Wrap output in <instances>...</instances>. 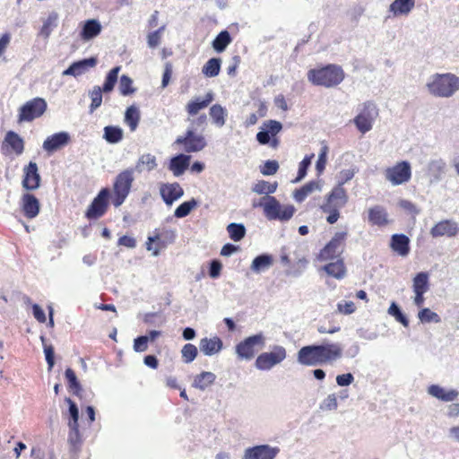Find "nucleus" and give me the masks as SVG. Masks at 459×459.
Masks as SVG:
<instances>
[{
	"label": "nucleus",
	"instance_id": "nucleus-24",
	"mask_svg": "<svg viewBox=\"0 0 459 459\" xmlns=\"http://www.w3.org/2000/svg\"><path fill=\"white\" fill-rule=\"evenodd\" d=\"M416 0H394L389 5V13L393 16H407L413 10Z\"/></svg>",
	"mask_w": 459,
	"mask_h": 459
},
{
	"label": "nucleus",
	"instance_id": "nucleus-53",
	"mask_svg": "<svg viewBox=\"0 0 459 459\" xmlns=\"http://www.w3.org/2000/svg\"><path fill=\"white\" fill-rule=\"evenodd\" d=\"M314 156H315L314 153H311L309 155H306L304 157V159L299 162L298 176L293 180V182H299V181H300L301 179H303L306 177L307 169L311 165V162H312V160H313Z\"/></svg>",
	"mask_w": 459,
	"mask_h": 459
},
{
	"label": "nucleus",
	"instance_id": "nucleus-63",
	"mask_svg": "<svg viewBox=\"0 0 459 459\" xmlns=\"http://www.w3.org/2000/svg\"><path fill=\"white\" fill-rule=\"evenodd\" d=\"M279 169V164L276 160H266L263 166L260 167V172L264 176L274 175Z\"/></svg>",
	"mask_w": 459,
	"mask_h": 459
},
{
	"label": "nucleus",
	"instance_id": "nucleus-17",
	"mask_svg": "<svg viewBox=\"0 0 459 459\" xmlns=\"http://www.w3.org/2000/svg\"><path fill=\"white\" fill-rule=\"evenodd\" d=\"M71 141V136L67 132H58L48 136L43 142L42 148L48 154L66 146Z\"/></svg>",
	"mask_w": 459,
	"mask_h": 459
},
{
	"label": "nucleus",
	"instance_id": "nucleus-5",
	"mask_svg": "<svg viewBox=\"0 0 459 459\" xmlns=\"http://www.w3.org/2000/svg\"><path fill=\"white\" fill-rule=\"evenodd\" d=\"M384 178L391 186H396L408 183L411 178V165L407 160H401L385 169Z\"/></svg>",
	"mask_w": 459,
	"mask_h": 459
},
{
	"label": "nucleus",
	"instance_id": "nucleus-18",
	"mask_svg": "<svg viewBox=\"0 0 459 459\" xmlns=\"http://www.w3.org/2000/svg\"><path fill=\"white\" fill-rule=\"evenodd\" d=\"M2 150L5 153L13 152L19 156L24 151V141L17 133L9 131L4 136Z\"/></svg>",
	"mask_w": 459,
	"mask_h": 459
},
{
	"label": "nucleus",
	"instance_id": "nucleus-6",
	"mask_svg": "<svg viewBox=\"0 0 459 459\" xmlns=\"http://www.w3.org/2000/svg\"><path fill=\"white\" fill-rule=\"evenodd\" d=\"M265 337L263 333L248 336L235 346V351L238 359L250 360L254 358L258 349L264 348Z\"/></svg>",
	"mask_w": 459,
	"mask_h": 459
},
{
	"label": "nucleus",
	"instance_id": "nucleus-48",
	"mask_svg": "<svg viewBox=\"0 0 459 459\" xmlns=\"http://www.w3.org/2000/svg\"><path fill=\"white\" fill-rule=\"evenodd\" d=\"M210 116L212 122L219 127L225 125L226 110L219 104H214L210 108Z\"/></svg>",
	"mask_w": 459,
	"mask_h": 459
},
{
	"label": "nucleus",
	"instance_id": "nucleus-7",
	"mask_svg": "<svg viewBox=\"0 0 459 459\" xmlns=\"http://www.w3.org/2000/svg\"><path fill=\"white\" fill-rule=\"evenodd\" d=\"M48 104L43 98H33L26 101L20 108L18 113V123L31 122L40 117L47 110Z\"/></svg>",
	"mask_w": 459,
	"mask_h": 459
},
{
	"label": "nucleus",
	"instance_id": "nucleus-36",
	"mask_svg": "<svg viewBox=\"0 0 459 459\" xmlns=\"http://www.w3.org/2000/svg\"><path fill=\"white\" fill-rule=\"evenodd\" d=\"M100 31L101 25L100 22L97 20H89L85 22L81 35L84 40H89L97 37Z\"/></svg>",
	"mask_w": 459,
	"mask_h": 459
},
{
	"label": "nucleus",
	"instance_id": "nucleus-47",
	"mask_svg": "<svg viewBox=\"0 0 459 459\" xmlns=\"http://www.w3.org/2000/svg\"><path fill=\"white\" fill-rule=\"evenodd\" d=\"M227 231L230 238L235 242L240 241L246 235V228L242 223H230L227 226Z\"/></svg>",
	"mask_w": 459,
	"mask_h": 459
},
{
	"label": "nucleus",
	"instance_id": "nucleus-8",
	"mask_svg": "<svg viewBox=\"0 0 459 459\" xmlns=\"http://www.w3.org/2000/svg\"><path fill=\"white\" fill-rule=\"evenodd\" d=\"M176 239L174 230L168 228L155 229L152 236H149L146 241V249L152 251L153 255H158L160 249L165 248Z\"/></svg>",
	"mask_w": 459,
	"mask_h": 459
},
{
	"label": "nucleus",
	"instance_id": "nucleus-59",
	"mask_svg": "<svg viewBox=\"0 0 459 459\" xmlns=\"http://www.w3.org/2000/svg\"><path fill=\"white\" fill-rule=\"evenodd\" d=\"M69 426V435L68 441L74 447H78L82 444L81 434L79 431V424L76 425H68Z\"/></svg>",
	"mask_w": 459,
	"mask_h": 459
},
{
	"label": "nucleus",
	"instance_id": "nucleus-51",
	"mask_svg": "<svg viewBox=\"0 0 459 459\" xmlns=\"http://www.w3.org/2000/svg\"><path fill=\"white\" fill-rule=\"evenodd\" d=\"M102 90L100 86H94L91 91H90L89 95L91 100V103L90 105V112H94L98 108L100 107L102 103Z\"/></svg>",
	"mask_w": 459,
	"mask_h": 459
},
{
	"label": "nucleus",
	"instance_id": "nucleus-4",
	"mask_svg": "<svg viewBox=\"0 0 459 459\" xmlns=\"http://www.w3.org/2000/svg\"><path fill=\"white\" fill-rule=\"evenodd\" d=\"M378 117V108L372 101H366L359 106L358 115L353 118V123L361 134L369 132Z\"/></svg>",
	"mask_w": 459,
	"mask_h": 459
},
{
	"label": "nucleus",
	"instance_id": "nucleus-43",
	"mask_svg": "<svg viewBox=\"0 0 459 459\" xmlns=\"http://www.w3.org/2000/svg\"><path fill=\"white\" fill-rule=\"evenodd\" d=\"M308 262L306 258H300L285 271V275L293 278L300 277L305 272Z\"/></svg>",
	"mask_w": 459,
	"mask_h": 459
},
{
	"label": "nucleus",
	"instance_id": "nucleus-37",
	"mask_svg": "<svg viewBox=\"0 0 459 459\" xmlns=\"http://www.w3.org/2000/svg\"><path fill=\"white\" fill-rule=\"evenodd\" d=\"M340 203H323L320 209L324 213H326V221L330 224L335 223L340 217Z\"/></svg>",
	"mask_w": 459,
	"mask_h": 459
},
{
	"label": "nucleus",
	"instance_id": "nucleus-23",
	"mask_svg": "<svg viewBox=\"0 0 459 459\" xmlns=\"http://www.w3.org/2000/svg\"><path fill=\"white\" fill-rule=\"evenodd\" d=\"M390 247L397 255L406 256L410 253V238L403 233L394 234L391 237Z\"/></svg>",
	"mask_w": 459,
	"mask_h": 459
},
{
	"label": "nucleus",
	"instance_id": "nucleus-45",
	"mask_svg": "<svg viewBox=\"0 0 459 459\" xmlns=\"http://www.w3.org/2000/svg\"><path fill=\"white\" fill-rule=\"evenodd\" d=\"M65 378L67 380L68 387L76 396L80 395L82 388L74 371L71 368H67L65 372Z\"/></svg>",
	"mask_w": 459,
	"mask_h": 459
},
{
	"label": "nucleus",
	"instance_id": "nucleus-31",
	"mask_svg": "<svg viewBox=\"0 0 459 459\" xmlns=\"http://www.w3.org/2000/svg\"><path fill=\"white\" fill-rule=\"evenodd\" d=\"M215 380L216 375L214 373L211 371H203L195 377L192 386L198 390L204 391L213 385Z\"/></svg>",
	"mask_w": 459,
	"mask_h": 459
},
{
	"label": "nucleus",
	"instance_id": "nucleus-42",
	"mask_svg": "<svg viewBox=\"0 0 459 459\" xmlns=\"http://www.w3.org/2000/svg\"><path fill=\"white\" fill-rule=\"evenodd\" d=\"M231 37L228 30L221 31L212 41V48L215 51L223 52L231 42Z\"/></svg>",
	"mask_w": 459,
	"mask_h": 459
},
{
	"label": "nucleus",
	"instance_id": "nucleus-61",
	"mask_svg": "<svg viewBox=\"0 0 459 459\" xmlns=\"http://www.w3.org/2000/svg\"><path fill=\"white\" fill-rule=\"evenodd\" d=\"M65 402L68 404V411L70 415V420L68 425H76L78 424L79 420V410L77 404L69 397L65 398Z\"/></svg>",
	"mask_w": 459,
	"mask_h": 459
},
{
	"label": "nucleus",
	"instance_id": "nucleus-49",
	"mask_svg": "<svg viewBox=\"0 0 459 459\" xmlns=\"http://www.w3.org/2000/svg\"><path fill=\"white\" fill-rule=\"evenodd\" d=\"M120 69V66H116L108 72V74L106 76L103 87L101 88V90L104 92H110L113 91L115 84L117 81Z\"/></svg>",
	"mask_w": 459,
	"mask_h": 459
},
{
	"label": "nucleus",
	"instance_id": "nucleus-9",
	"mask_svg": "<svg viewBox=\"0 0 459 459\" xmlns=\"http://www.w3.org/2000/svg\"><path fill=\"white\" fill-rule=\"evenodd\" d=\"M286 357V349L281 345H274L271 351L263 352L257 356L255 366L259 370L268 371L274 366L281 363Z\"/></svg>",
	"mask_w": 459,
	"mask_h": 459
},
{
	"label": "nucleus",
	"instance_id": "nucleus-39",
	"mask_svg": "<svg viewBox=\"0 0 459 459\" xmlns=\"http://www.w3.org/2000/svg\"><path fill=\"white\" fill-rule=\"evenodd\" d=\"M109 204L110 203H91L85 212L86 218L90 221H93L102 217L106 213Z\"/></svg>",
	"mask_w": 459,
	"mask_h": 459
},
{
	"label": "nucleus",
	"instance_id": "nucleus-38",
	"mask_svg": "<svg viewBox=\"0 0 459 459\" xmlns=\"http://www.w3.org/2000/svg\"><path fill=\"white\" fill-rule=\"evenodd\" d=\"M124 122L129 126L131 132L136 130L140 122V111L137 107L130 106L126 108Z\"/></svg>",
	"mask_w": 459,
	"mask_h": 459
},
{
	"label": "nucleus",
	"instance_id": "nucleus-28",
	"mask_svg": "<svg viewBox=\"0 0 459 459\" xmlns=\"http://www.w3.org/2000/svg\"><path fill=\"white\" fill-rule=\"evenodd\" d=\"M191 157L186 154L180 153L171 158L169 169L174 176H181L189 166Z\"/></svg>",
	"mask_w": 459,
	"mask_h": 459
},
{
	"label": "nucleus",
	"instance_id": "nucleus-27",
	"mask_svg": "<svg viewBox=\"0 0 459 459\" xmlns=\"http://www.w3.org/2000/svg\"><path fill=\"white\" fill-rule=\"evenodd\" d=\"M39 179L38 166L35 162L30 161L24 169L23 185L28 189H35L39 186Z\"/></svg>",
	"mask_w": 459,
	"mask_h": 459
},
{
	"label": "nucleus",
	"instance_id": "nucleus-60",
	"mask_svg": "<svg viewBox=\"0 0 459 459\" xmlns=\"http://www.w3.org/2000/svg\"><path fill=\"white\" fill-rule=\"evenodd\" d=\"M22 212L29 218H35L39 212V203H22Z\"/></svg>",
	"mask_w": 459,
	"mask_h": 459
},
{
	"label": "nucleus",
	"instance_id": "nucleus-44",
	"mask_svg": "<svg viewBox=\"0 0 459 459\" xmlns=\"http://www.w3.org/2000/svg\"><path fill=\"white\" fill-rule=\"evenodd\" d=\"M413 291L427 292L429 289V273L420 272L413 278Z\"/></svg>",
	"mask_w": 459,
	"mask_h": 459
},
{
	"label": "nucleus",
	"instance_id": "nucleus-14",
	"mask_svg": "<svg viewBox=\"0 0 459 459\" xmlns=\"http://www.w3.org/2000/svg\"><path fill=\"white\" fill-rule=\"evenodd\" d=\"M446 161L442 158L430 159L425 168V174L431 184L440 182L447 172Z\"/></svg>",
	"mask_w": 459,
	"mask_h": 459
},
{
	"label": "nucleus",
	"instance_id": "nucleus-50",
	"mask_svg": "<svg viewBox=\"0 0 459 459\" xmlns=\"http://www.w3.org/2000/svg\"><path fill=\"white\" fill-rule=\"evenodd\" d=\"M419 320L423 324L428 323H436L438 324L441 322V317L436 312H433L428 307H424L418 313Z\"/></svg>",
	"mask_w": 459,
	"mask_h": 459
},
{
	"label": "nucleus",
	"instance_id": "nucleus-30",
	"mask_svg": "<svg viewBox=\"0 0 459 459\" xmlns=\"http://www.w3.org/2000/svg\"><path fill=\"white\" fill-rule=\"evenodd\" d=\"M322 270L325 272L327 275L337 280H342L346 275V266L342 259H337L335 262L325 264Z\"/></svg>",
	"mask_w": 459,
	"mask_h": 459
},
{
	"label": "nucleus",
	"instance_id": "nucleus-25",
	"mask_svg": "<svg viewBox=\"0 0 459 459\" xmlns=\"http://www.w3.org/2000/svg\"><path fill=\"white\" fill-rule=\"evenodd\" d=\"M273 264V256L267 253L256 255L250 265L252 273L260 274L267 271Z\"/></svg>",
	"mask_w": 459,
	"mask_h": 459
},
{
	"label": "nucleus",
	"instance_id": "nucleus-40",
	"mask_svg": "<svg viewBox=\"0 0 459 459\" xmlns=\"http://www.w3.org/2000/svg\"><path fill=\"white\" fill-rule=\"evenodd\" d=\"M58 14L56 12H51L48 18L43 22L42 27L40 28L39 34L45 39H48L53 30L57 26Z\"/></svg>",
	"mask_w": 459,
	"mask_h": 459
},
{
	"label": "nucleus",
	"instance_id": "nucleus-22",
	"mask_svg": "<svg viewBox=\"0 0 459 459\" xmlns=\"http://www.w3.org/2000/svg\"><path fill=\"white\" fill-rule=\"evenodd\" d=\"M428 394L439 401L442 402H453L455 401L458 395L459 392L455 389H445L439 385H430L428 387Z\"/></svg>",
	"mask_w": 459,
	"mask_h": 459
},
{
	"label": "nucleus",
	"instance_id": "nucleus-15",
	"mask_svg": "<svg viewBox=\"0 0 459 459\" xmlns=\"http://www.w3.org/2000/svg\"><path fill=\"white\" fill-rule=\"evenodd\" d=\"M133 181V169H126L117 176L114 183V192L117 199V201H124L127 197Z\"/></svg>",
	"mask_w": 459,
	"mask_h": 459
},
{
	"label": "nucleus",
	"instance_id": "nucleus-41",
	"mask_svg": "<svg viewBox=\"0 0 459 459\" xmlns=\"http://www.w3.org/2000/svg\"><path fill=\"white\" fill-rule=\"evenodd\" d=\"M157 167L156 158L154 155L151 153H146L142 155L137 163H136V169L138 171H152Z\"/></svg>",
	"mask_w": 459,
	"mask_h": 459
},
{
	"label": "nucleus",
	"instance_id": "nucleus-16",
	"mask_svg": "<svg viewBox=\"0 0 459 459\" xmlns=\"http://www.w3.org/2000/svg\"><path fill=\"white\" fill-rule=\"evenodd\" d=\"M280 448L269 445H258L247 448L243 459H274Z\"/></svg>",
	"mask_w": 459,
	"mask_h": 459
},
{
	"label": "nucleus",
	"instance_id": "nucleus-12",
	"mask_svg": "<svg viewBox=\"0 0 459 459\" xmlns=\"http://www.w3.org/2000/svg\"><path fill=\"white\" fill-rule=\"evenodd\" d=\"M347 238V232H336L331 240L320 250L317 259L319 261L333 260L338 257L342 252L343 247Z\"/></svg>",
	"mask_w": 459,
	"mask_h": 459
},
{
	"label": "nucleus",
	"instance_id": "nucleus-55",
	"mask_svg": "<svg viewBox=\"0 0 459 459\" xmlns=\"http://www.w3.org/2000/svg\"><path fill=\"white\" fill-rule=\"evenodd\" d=\"M40 340L43 343V350L45 354V359L48 364V369L50 371L52 370L54 365H55V351L54 347L52 345H47L45 343L46 338L42 335L40 336Z\"/></svg>",
	"mask_w": 459,
	"mask_h": 459
},
{
	"label": "nucleus",
	"instance_id": "nucleus-62",
	"mask_svg": "<svg viewBox=\"0 0 459 459\" xmlns=\"http://www.w3.org/2000/svg\"><path fill=\"white\" fill-rule=\"evenodd\" d=\"M198 203H181L176 209L174 215L177 218H184L187 216L193 209L197 206Z\"/></svg>",
	"mask_w": 459,
	"mask_h": 459
},
{
	"label": "nucleus",
	"instance_id": "nucleus-34",
	"mask_svg": "<svg viewBox=\"0 0 459 459\" xmlns=\"http://www.w3.org/2000/svg\"><path fill=\"white\" fill-rule=\"evenodd\" d=\"M213 100V94L212 92H208L205 95L204 100L200 98H195L188 102L186 105V111L189 115L194 116L196 115L201 109L206 108Z\"/></svg>",
	"mask_w": 459,
	"mask_h": 459
},
{
	"label": "nucleus",
	"instance_id": "nucleus-54",
	"mask_svg": "<svg viewBox=\"0 0 459 459\" xmlns=\"http://www.w3.org/2000/svg\"><path fill=\"white\" fill-rule=\"evenodd\" d=\"M198 353L197 348L192 343H186L181 350L182 359L185 363H191Z\"/></svg>",
	"mask_w": 459,
	"mask_h": 459
},
{
	"label": "nucleus",
	"instance_id": "nucleus-29",
	"mask_svg": "<svg viewBox=\"0 0 459 459\" xmlns=\"http://www.w3.org/2000/svg\"><path fill=\"white\" fill-rule=\"evenodd\" d=\"M160 193L163 201H177L183 195L184 191L179 184L173 183L162 185Z\"/></svg>",
	"mask_w": 459,
	"mask_h": 459
},
{
	"label": "nucleus",
	"instance_id": "nucleus-33",
	"mask_svg": "<svg viewBox=\"0 0 459 459\" xmlns=\"http://www.w3.org/2000/svg\"><path fill=\"white\" fill-rule=\"evenodd\" d=\"M102 137L107 143L116 144L123 140L124 131L118 126H107L103 129Z\"/></svg>",
	"mask_w": 459,
	"mask_h": 459
},
{
	"label": "nucleus",
	"instance_id": "nucleus-56",
	"mask_svg": "<svg viewBox=\"0 0 459 459\" xmlns=\"http://www.w3.org/2000/svg\"><path fill=\"white\" fill-rule=\"evenodd\" d=\"M328 152V146L325 143H324L323 146L321 147L320 152L318 154V159L316 163V169L318 175H321L325 169Z\"/></svg>",
	"mask_w": 459,
	"mask_h": 459
},
{
	"label": "nucleus",
	"instance_id": "nucleus-11",
	"mask_svg": "<svg viewBox=\"0 0 459 459\" xmlns=\"http://www.w3.org/2000/svg\"><path fill=\"white\" fill-rule=\"evenodd\" d=\"M263 206L265 217L270 221H289L294 214L292 205L282 207L281 203H254V207Z\"/></svg>",
	"mask_w": 459,
	"mask_h": 459
},
{
	"label": "nucleus",
	"instance_id": "nucleus-26",
	"mask_svg": "<svg viewBox=\"0 0 459 459\" xmlns=\"http://www.w3.org/2000/svg\"><path fill=\"white\" fill-rule=\"evenodd\" d=\"M368 221L371 225L383 227L389 223L388 213L381 205H375L368 210Z\"/></svg>",
	"mask_w": 459,
	"mask_h": 459
},
{
	"label": "nucleus",
	"instance_id": "nucleus-46",
	"mask_svg": "<svg viewBox=\"0 0 459 459\" xmlns=\"http://www.w3.org/2000/svg\"><path fill=\"white\" fill-rule=\"evenodd\" d=\"M221 59L211 58L203 66L202 72L207 77H215L219 74L221 70Z\"/></svg>",
	"mask_w": 459,
	"mask_h": 459
},
{
	"label": "nucleus",
	"instance_id": "nucleus-19",
	"mask_svg": "<svg viewBox=\"0 0 459 459\" xmlns=\"http://www.w3.org/2000/svg\"><path fill=\"white\" fill-rule=\"evenodd\" d=\"M458 232V224L455 221L450 220L439 221L430 230V234L433 238L444 236L452 238L456 236Z\"/></svg>",
	"mask_w": 459,
	"mask_h": 459
},
{
	"label": "nucleus",
	"instance_id": "nucleus-1",
	"mask_svg": "<svg viewBox=\"0 0 459 459\" xmlns=\"http://www.w3.org/2000/svg\"><path fill=\"white\" fill-rule=\"evenodd\" d=\"M342 357L341 343L326 342L303 346L297 353V361L305 367H316L333 363Z\"/></svg>",
	"mask_w": 459,
	"mask_h": 459
},
{
	"label": "nucleus",
	"instance_id": "nucleus-2",
	"mask_svg": "<svg viewBox=\"0 0 459 459\" xmlns=\"http://www.w3.org/2000/svg\"><path fill=\"white\" fill-rule=\"evenodd\" d=\"M425 90L434 98H452L459 91V76L453 73H435L428 77Z\"/></svg>",
	"mask_w": 459,
	"mask_h": 459
},
{
	"label": "nucleus",
	"instance_id": "nucleus-64",
	"mask_svg": "<svg viewBox=\"0 0 459 459\" xmlns=\"http://www.w3.org/2000/svg\"><path fill=\"white\" fill-rule=\"evenodd\" d=\"M338 407L337 398L334 394H328L320 404V409L326 411H334Z\"/></svg>",
	"mask_w": 459,
	"mask_h": 459
},
{
	"label": "nucleus",
	"instance_id": "nucleus-52",
	"mask_svg": "<svg viewBox=\"0 0 459 459\" xmlns=\"http://www.w3.org/2000/svg\"><path fill=\"white\" fill-rule=\"evenodd\" d=\"M388 314L395 318V320L401 323L403 326L409 325V319L403 313L400 307L396 304V302L393 301L388 308Z\"/></svg>",
	"mask_w": 459,
	"mask_h": 459
},
{
	"label": "nucleus",
	"instance_id": "nucleus-32",
	"mask_svg": "<svg viewBox=\"0 0 459 459\" xmlns=\"http://www.w3.org/2000/svg\"><path fill=\"white\" fill-rule=\"evenodd\" d=\"M276 188L277 183H270L264 180H261L255 183L252 189L254 192L259 195H264V196H263L260 201H276L273 196L269 195L270 194L275 192Z\"/></svg>",
	"mask_w": 459,
	"mask_h": 459
},
{
	"label": "nucleus",
	"instance_id": "nucleus-10",
	"mask_svg": "<svg viewBox=\"0 0 459 459\" xmlns=\"http://www.w3.org/2000/svg\"><path fill=\"white\" fill-rule=\"evenodd\" d=\"M282 125L276 120H267L263 123L260 131L256 134V140L260 144H269L276 149L279 145V139L276 135L281 131Z\"/></svg>",
	"mask_w": 459,
	"mask_h": 459
},
{
	"label": "nucleus",
	"instance_id": "nucleus-21",
	"mask_svg": "<svg viewBox=\"0 0 459 459\" xmlns=\"http://www.w3.org/2000/svg\"><path fill=\"white\" fill-rule=\"evenodd\" d=\"M223 348V342L218 336L212 338L204 337L200 340L199 349L200 351L205 356H213L221 352Z\"/></svg>",
	"mask_w": 459,
	"mask_h": 459
},
{
	"label": "nucleus",
	"instance_id": "nucleus-20",
	"mask_svg": "<svg viewBox=\"0 0 459 459\" xmlns=\"http://www.w3.org/2000/svg\"><path fill=\"white\" fill-rule=\"evenodd\" d=\"M97 62L98 60L96 57H90L74 62L63 72V75L78 77L88 72L91 68H93L97 65Z\"/></svg>",
	"mask_w": 459,
	"mask_h": 459
},
{
	"label": "nucleus",
	"instance_id": "nucleus-35",
	"mask_svg": "<svg viewBox=\"0 0 459 459\" xmlns=\"http://www.w3.org/2000/svg\"><path fill=\"white\" fill-rule=\"evenodd\" d=\"M320 182L312 180L304 185L302 187L296 189L293 192V198L296 201H303L305 198H307L311 193L315 191H320Z\"/></svg>",
	"mask_w": 459,
	"mask_h": 459
},
{
	"label": "nucleus",
	"instance_id": "nucleus-57",
	"mask_svg": "<svg viewBox=\"0 0 459 459\" xmlns=\"http://www.w3.org/2000/svg\"><path fill=\"white\" fill-rule=\"evenodd\" d=\"M132 85H133V81L129 76L123 74L120 77L119 91L123 96H127V95L133 94L135 91V89L133 88Z\"/></svg>",
	"mask_w": 459,
	"mask_h": 459
},
{
	"label": "nucleus",
	"instance_id": "nucleus-58",
	"mask_svg": "<svg viewBox=\"0 0 459 459\" xmlns=\"http://www.w3.org/2000/svg\"><path fill=\"white\" fill-rule=\"evenodd\" d=\"M164 30H165V25L160 27L155 31H152L148 34L147 44L150 48H155L160 45V40H161V35Z\"/></svg>",
	"mask_w": 459,
	"mask_h": 459
},
{
	"label": "nucleus",
	"instance_id": "nucleus-13",
	"mask_svg": "<svg viewBox=\"0 0 459 459\" xmlns=\"http://www.w3.org/2000/svg\"><path fill=\"white\" fill-rule=\"evenodd\" d=\"M174 144L183 145L186 152H197L206 146V141L204 135L195 134L192 129H188L185 135L178 136Z\"/></svg>",
	"mask_w": 459,
	"mask_h": 459
},
{
	"label": "nucleus",
	"instance_id": "nucleus-3",
	"mask_svg": "<svg viewBox=\"0 0 459 459\" xmlns=\"http://www.w3.org/2000/svg\"><path fill=\"white\" fill-rule=\"evenodd\" d=\"M344 79L342 68L337 65H327L307 72V80L314 85L332 88L339 85Z\"/></svg>",
	"mask_w": 459,
	"mask_h": 459
}]
</instances>
